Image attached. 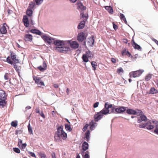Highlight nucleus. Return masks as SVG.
I'll return each instance as SVG.
<instances>
[{
  "label": "nucleus",
  "mask_w": 158,
  "mask_h": 158,
  "mask_svg": "<svg viewBox=\"0 0 158 158\" xmlns=\"http://www.w3.org/2000/svg\"><path fill=\"white\" fill-rule=\"evenodd\" d=\"M6 99H0V106H5L7 102L5 101Z\"/></svg>",
  "instance_id": "c756f323"
},
{
  "label": "nucleus",
  "mask_w": 158,
  "mask_h": 158,
  "mask_svg": "<svg viewBox=\"0 0 158 158\" xmlns=\"http://www.w3.org/2000/svg\"><path fill=\"white\" fill-rule=\"evenodd\" d=\"M33 14L32 10L27 9L26 11V14L29 17H31Z\"/></svg>",
  "instance_id": "7c9ffc66"
},
{
  "label": "nucleus",
  "mask_w": 158,
  "mask_h": 158,
  "mask_svg": "<svg viewBox=\"0 0 158 158\" xmlns=\"http://www.w3.org/2000/svg\"><path fill=\"white\" fill-rule=\"evenodd\" d=\"M27 146V144L26 143H24L20 145V147H19L21 149H23L25 148Z\"/></svg>",
  "instance_id": "8fccbe9b"
},
{
  "label": "nucleus",
  "mask_w": 158,
  "mask_h": 158,
  "mask_svg": "<svg viewBox=\"0 0 158 158\" xmlns=\"http://www.w3.org/2000/svg\"><path fill=\"white\" fill-rule=\"evenodd\" d=\"M7 12L8 15H10L13 13V11L12 10H10L9 9H8Z\"/></svg>",
  "instance_id": "774afa93"
},
{
  "label": "nucleus",
  "mask_w": 158,
  "mask_h": 158,
  "mask_svg": "<svg viewBox=\"0 0 158 158\" xmlns=\"http://www.w3.org/2000/svg\"><path fill=\"white\" fill-rule=\"evenodd\" d=\"M23 141L21 139H19V141L18 143V146L19 147H20V145L22 144Z\"/></svg>",
  "instance_id": "5fc2aeb1"
},
{
  "label": "nucleus",
  "mask_w": 158,
  "mask_h": 158,
  "mask_svg": "<svg viewBox=\"0 0 158 158\" xmlns=\"http://www.w3.org/2000/svg\"><path fill=\"white\" fill-rule=\"evenodd\" d=\"M132 41L133 43H132V45L134 48L137 49L139 50L141 49V48L140 47V46L136 43L133 40H132Z\"/></svg>",
  "instance_id": "a878e982"
},
{
  "label": "nucleus",
  "mask_w": 158,
  "mask_h": 158,
  "mask_svg": "<svg viewBox=\"0 0 158 158\" xmlns=\"http://www.w3.org/2000/svg\"><path fill=\"white\" fill-rule=\"evenodd\" d=\"M123 72V69L121 67H120L117 69V72L118 74H120Z\"/></svg>",
  "instance_id": "09e8293b"
},
{
  "label": "nucleus",
  "mask_w": 158,
  "mask_h": 158,
  "mask_svg": "<svg viewBox=\"0 0 158 158\" xmlns=\"http://www.w3.org/2000/svg\"><path fill=\"white\" fill-rule=\"evenodd\" d=\"M11 125L14 127H16L18 125V122L17 121H12L11 122Z\"/></svg>",
  "instance_id": "79ce46f5"
},
{
  "label": "nucleus",
  "mask_w": 158,
  "mask_h": 158,
  "mask_svg": "<svg viewBox=\"0 0 158 158\" xmlns=\"http://www.w3.org/2000/svg\"><path fill=\"white\" fill-rule=\"evenodd\" d=\"M5 26H7L6 24V23H4L3 26L1 27L0 28V31L2 34H5L7 33V31Z\"/></svg>",
  "instance_id": "6ab92c4d"
},
{
  "label": "nucleus",
  "mask_w": 158,
  "mask_h": 158,
  "mask_svg": "<svg viewBox=\"0 0 158 158\" xmlns=\"http://www.w3.org/2000/svg\"><path fill=\"white\" fill-rule=\"evenodd\" d=\"M39 155L41 158H46V156L44 153H39Z\"/></svg>",
  "instance_id": "3c124183"
},
{
  "label": "nucleus",
  "mask_w": 158,
  "mask_h": 158,
  "mask_svg": "<svg viewBox=\"0 0 158 158\" xmlns=\"http://www.w3.org/2000/svg\"><path fill=\"white\" fill-rule=\"evenodd\" d=\"M126 112L127 114H135V110L131 109H127Z\"/></svg>",
  "instance_id": "72a5a7b5"
},
{
  "label": "nucleus",
  "mask_w": 158,
  "mask_h": 158,
  "mask_svg": "<svg viewBox=\"0 0 158 158\" xmlns=\"http://www.w3.org/2000/svg\"><path fill=\"white\" fill-rule=\"evenodd\" d=\"M28 153L31 156L33 157H35L36 156H35V153H34L31 152H28Z\"/></svg>",
  "instance_id": "4d7b16f0"
},
{
  "label": "nucleus",
  "mask_w": 158,
  "mask_h": 158,
  "mask_svg": "<svg viewBox=\"0 0 158 158\" xmlns=\"http://www.w3.org/2000/svg\"><path fill=\"white\" fill-rule=\"evenodd\" d=\"M135 114H137L138 116H141L143 114V112L141 110H135Z\"/></svg>",
  "instance_id": "58836bf2"
},
{
  "label": "nucleus",
  "mask_w": 158,
  "mask_h": 158,
  "mask_svg": "<svg viewBox=\"0 0 158 158\" xmlns=\"http://www.w3.org/2000/svg\"><path fill=\"white\" fill-rule=\"evenodd\" d=\"M120 17L121 19H122L125 18V17L124 15L123 14L121 13L120 14Z\"/></svg>",
  "instance_id": "69168bd1"
},
{
  "label": "nucleus",
  "mask_w": 158,
  "mask_h": 158,
  "mask_svg": "<svg viewBox=\"0 0 158 158\" xmlns=\"http://www.w3.org/2000/svg\"><path fill=\"white\" fill-rule=\"evenodd\" d=\"M143 72V71L141 70L133 71L130 73L129 74V75L130 77L135 78L139 77L140 76Z\"/></svg>",
  "instance_id": "20e7f679"
},
{
  "label": "nucleus",
  "mask_w": 158,
  "mask_h": 158,
  "mask_svg": "<svg viewBox=\"0 0 158 158\" xmlns=\"http://www.w3.org/2000/svg\"><path fill=\"white\" fill-rule=\"evenodd\" d=\"M4 78L5 80L10 81L11 80L10 77V73L9 72L8 73H6L4 75Z\"/></svg>",
  "instance_id": "c85d7f7f"
},
{
  "label": "nucleus",
  "mask_w": 158,
  "mask_h": 158,
  "mask_svg": "<svg viewBox=\"0 0 158 158\" xmlns=\"http://www.w3.org/2000/svg\"><path fill=\"white\" fill-rule=\"evenodd\" d=\"M6 61L9 63V64H13V67L14 68H15V67L17 66V65H16V64L17 63H15L13 62V61H12L11 59H10V57L8 56V57L6 58Z\"/></svg>",
  "instance_id": "412c9836"
},
{
  "label": "nucleus",
  "mask_w": 158,
  "mask_h": 158,
  "mask_svg": "<svg viewBox=\"0 0 158 158\" xmlns=\"http://www.w3.org/2000/svg\"><path fill=\"white\" fill-rule=\"evenodd\" d=\"M63 126L61 125L57 128V131L56 132L54 138L56 141H61L62 139L66 140L67 134L63 130Z\"/></svg>",
  "instance_id": "f257e3e1"
},
{
  "label": "nucleus",
  "mask_w": 158,
  "mask_h": 158,
  "mask_svg": "<svg viewBox=\"0 0 158 158\" xmlns=\"http://www.w3.org/2000/svg\"><path fill=\"white\" fill-rule=\"evenodd\" d=\"M22 132L23 131L21 130H16L15 131V134L18 135L19 134L22 133Z\"/></svg>",
  "instance_id": "bf43d9fd"
},
{
  "label": "nucleus",
  "mask_w": 158,
  "mask_h": 158,
  "mask_svg": "<svg viewBox=\"0 0 158 158\" xmlns=\"http://www.w3.org/2000/svg\"><path fill=\"white\" fill-rule=\"evenodd\" d=\"M113 27L114 29L115 30L117 29L118 28V27L114 23H113Z\"/></svg>",
  "instance_id": "680f3d73"
},
{
  "label": "nucleus",
  "mask_w": 158,
  "mask_h": 158,
  "mask_svg": "<svg viewBox=\"0 0 158 158\" xmlns=\"http://www.w3.org/2000/svg\"><path fill=\"white\" fill-rule=\"evenodd\" d=\"M47 67V65L46 62L44 61L43 64V66H40L37 67V68L41 71L43 72L46 69Z\"/></svg>",
  "instance_id": "2eb2a0df"
},
{
  "label": "nucleus",
  "mask_w": 158,
  "mask_h": 158,
  "mask_svg": "<svg viewBox=\"0 0 158 158\" xmlns=\"http://www.w3.org/2000/svg\"><path fill=\"white\" fill-rule=\"evenodd\" d=\"M70 46L72 48L76 49L78 48L79 44L77 42L73 41L70 43Z\"/></svg>",
  "instance_id": "dca6fc26"
},
{
  "label": "nucleus",
  "mask_w": 158,
  "mask_h": 158,
  "mask_svg": "<svg viewBox=\"0 0 158 158\" xmlns=\"http://www.w3.org/2000/svg\"><path fill=\"white\" fill-rule=\"evenodd\" d=\"M97 123H94L93 120H92L89 123V125L90 126V129L93 130L94 128L96 126Z\"/></svg>",
  "instance_id": "2f4dec72"
},
{
  "label": "nucleus",
  "mask_w": 158,
  "mask_h": 158,
  "mask_svg": "<svg viewBox=\"0 0 158 158\" xmlns=\"http://www.w3.org/2000/svg\"><path fill=\"white\" fill-rule=\"evenodd\" d=\"M42 38L49 44H54V42L55 41L53 38L46 35L43 36Z\"/></svg>",
  "instance_id": "0eeeda50"
},
{
  "label": "nucleus",
  "mask_w": 158,
  "mask_h": 158,
  "mask_svg": "<svg viewBox=\"0 0 158 158\" xmlns=\"http://www.w3.org/2000/svg\"><path fill=\"white\" fill-rule=\"evenodd\" d=\"M36 4L37 5L40 4L43 2V0H34Z\"/></svg>",
  "instance_id": "c03bdc74"
},
{
  "label": "nucleus",
  "mask_w": 158,
  "mask_h": 158,
  "mask_svg": "<svg viewBox=\"0 0 158 158\" xmlns=\"http://www.w3.org/2000/svg\"><path fill=\"white\" fill-rule=\"evenodd\" d=\"M139 127L140 128H143L146 127V128L148 130L152 129L154 127V126L152 124V123L150 121L146 123L140 124H139Z\"/></svg>",
  "instance_id": "423d86ee"
},
{
  "label": "nucleus",
  "mask_w": 158,
  "mask_h": 158,
  "mask_svg": "<svg viewBox=\"0 0 158 158\" xmlns=\"http://www.w3.org/2000/svg\"><path fill=\"white\" fill-rule=\"evenodd\" d=\"M77 5L78 6V7L79 8H80L81 10H85L86 9V7L85 6H84L82 3H81V2H79V3H78L77 4ZM82 11V12H84V11H83L82 10H81V11Z\"/></svg>",
  "instance_id": "cd10ccee"
},
{
  "label": "nucleus",
  "mask_w": 158,
  "mask_h": 158,
  "mask_svg": "<svg viewBox=\"0 0 158 158\" xmlns=\"http://www.w3.org/2000/svg\"><path fill=\"white\" fill-rule=\"evenodd\" d=\"M103 116V115L100 112L95 114L94 116V121L95 122H98L99 120H100Z\"/></svg>",
  "instance_id": "f8f14e48"
},
{
  "label": "nucleus",
  "mask_w": 158,
  "mask_h": 158,
  "mask_svg": "<svg viewBox=\"0 0 158 158\" xmlns=\"http://www.w3.org/2000/svg\"><path fill=\"white\" fill-rule=\"evenodd\" d=\"M51 156L52 158H56V154L55 153H52L51 154Z\"/></svg>",
  "instance_id": "338daca9"
},
{
  "label": "nucleus",
  "mask_w": 158,
  "mask_h": 158,
  "mask_svg": "<svg viewBox=\"0 0 158 158\" xmlns=\"http://www.w3.org/2000/svg\"><path fill=\"white\" fill-rule=\"evenodd\" d=\"M81 18H85L84 20L81 21L79 24L77 28L78 29H83L85 26V21L88 18V14L86 13L85 14L83 12L81 11Z\"/></svg>",
  "instance_id": "f03ea898"
},
{
  "label": "nucleus",
  "mask_w": 158,
  "mask_h": 158,
  "mask_svg": "<svg viewBox=\"0 0 158 158\" xmlns=\"http://www.w3.org/2000/svg\"><path fill=\"white\" fill-rule=\"evenodd\" d=\"M89 152L87 151L85 152V155L84 156V158H89Z\"/></svg>",
  "instance_id": "864d4df0"
},
{
  "label": "nucleus",
  "mask_w": 158,
  "mask_h": 158,
  "mask_svg": "<svg viewBox=\"0 0 158 158\" xmlns=\"http://www.w3.org/2000/svg\"><path fill=\"white\" fill-rule=\"evenodd\" d=\"M35 4V3L34 2H31L29 4V5L28 8L32 10V9L34 7Z\"/></svg>",
  "instance_id": "ea45409f"
},
{
  "label": "nucleus",
  "mask_w": 158,
  "mask_h": 158,
  "mask_svg": "<svg viewBox=\"0 0 158 158\" xmlns=\"http://www.w3.org/2000/svg\"><path fill=\"white\" fill-rule=\"evenodd\" d=\"M28 130L30 134H33V131L32 130V128L31 127L30 124V123L29 124L28 126Z\"/></svg>",
  "instance_id": "a19ab883"
},
{
  "label": "nucleus",
  "mask_w": 158,
  "mask_h": 158,
  "mask_svg": "<svg viewBox=\"0 0 158 158\" xmlns=\"http://www.w3.org/2000/svg\"><path fill=\"white\" fill-rule=\"evenodd\" d=\"M30 32L33 34H35L40 35H42V32L39 30L36 29H32L31 30Z\"/></svg>",
  "instance_id": "4be33fe9"
},
{
  "label": "nucleus",
  "mask_w": 158,
  "mask_h": 158,
  "mask_svg": "<svg viewBox=\"0 0 158 158\" xmlns=\"http://www.w3.org/2000/svg\"><path fill=\"white\" fill-rule=\"evenodd\" d=\"M112 104H109L108 102H106L105 104V107L100 112L102 114L106 115L110 113V110L109 109L111 107Z\"/></svg>",
  "instance_id": "7ed1b4c3"
},
{
  "label": "nucleus",
  "mask_w": 158,
  "mask_h": 158,
  "mask_svg": "<svg viewBox=\"0 0 158 158\" xmlns=\"http://www.w3.org/2000/svg\"><path fill=\"white\" fill-rule=\"evenodd\" d=\"M139 118L138 119V123H140L141 121H145L147 119L146 117L144 114H142L139 117Z\"/></svg>",
  "instance_id": "b1692460"
},
{
  "label": "nucleus",
  "mask_w": 158,
  "mask_h": 158,
  "mask_svg": "<svg viewBox=\"0 0 158 158\" xmlns=\"http://www.w3.org/2000/svg\"><path fill=\"white\" fill-rule=\"evenodd\" d=\"M99 104V103L98 102H96L93 105V107L94 108H96L98 107Z\"/></svg>",
  "instance_id": "13d9d810"
},
{
  "label": "nucleus",
  "mask_w": 158,
  "mask_h": 158,
  "mask_svg": "<svg viewBox=\"0 0 158 158\" xmlns=\"http://www.w3.org/2000/svg\"><path fill=\"white\" fill-rule=\"evenodd\" d=\"M7 95L5 91L2 90H0V99H6Z\"/></svg>",
  "instance_id": "a211bd4d"
},
{
  "label": "nucleus",
  "mask_w": 158,
  "mask_h": 158,
  "mask_svg": "<svg viewBox=\"0 0 158 158\" xmlns=\"http://www.w3.org/2000/svg\"><path fill=\"white\" fill-rule=\"evenodd\" d=\"M65 129L66 131L70 132L72 131V128L71 127L70 124H65L64 125Z\"/></svg>",
  "instance_id": "393cba45"
},
{
  "label": "nucleus",
  "mask_w": 158,
  "mask_h": 158,
  "mask_svg": "<svg viewBox=\"0 0 158 158\" xmlns=\"http://www.w3.org/2000/svg\"><path fill=\"white\" fill-rule=\"evenodd\" d=\"M94 37L93 35H92L89 38L88 43L89 44V45L93 46L94 45Z\"/></svg>",
  "instance_id": "f3484780"
},
{
  "label": "nucleus",
  "mask_w": 158,
  "mask_h": 158,
  "mask_svg": "<svg viewBox=\"0 0 158 158\" xmlns=\"http://www.w3.org/2000/svg\"><path fill=\"white\" fill-rule=\"evenodd\" d=\"M110 108H111V111L110 113H116V112L115 111V109H116V108H115L114 107H113L112 105V107Z\"/></svg>",
  "instance_id": "49530a36"
},
{
  "label": "nucleus",
  "mask_w": 158,
  "mask_h": 158,
  "mask_svg": "<svg viewBox=\"0 0 158 158\" xmlns=\"http://www.w3.org/2000/svg\"><path fill=\"white\" fill-rule=\"evenodd\" d=\"M152 75L150 74H148L145 77V80L147 81L149 80L152 78Z\"/></svg>",
  "instance_id": "37998d69"
},
{
  "label": "nucleus",
  "mask_w": 158,
  "mask_h": 158,
  "mask_svg": "<svg viewBox=\"0 0 158 158\" xmlns=\"http://www.w3.org/2000/svg\"><path fill=\"white\" fill-rule=\"evenodd\" d=\"M122 55H124L126 54L127 56L129 57L131 55V53L128 51H127L126 52H122Z\"/></svg>",
  "instance_id": "a18cd8bd"
},
{
  "label": "nucleus",
  "mask_w": 158,
  "mask_h": 158,
  "mask_svg": "<svg viewBox=\"0 0 158 158\" xmlns=\"http://www.w3.org/2000/svg\"><path fill=\"white\" fill-rule=\"evenodd\" d=\"M40 116L44 118H45V115L43 111L41 112V113H40Z\"/></svg>",
  "instance_id": "e2e57ef3"
},
{
  "label": "nucleus",
  "mask_w": 158,
  "mask_h": 158,
  "mask_svg": "<svg viewBox=\"0 0 158 158\" xmlns=\"http://www.w3.org/2000/svg\"><path fill=\"white\" fill-rule=\"evenodd\" d=\"M88 146L89 144L88 143L85 141L84 142L82 145V150L84 152L88 149Z\"/></svg>",
  "instance_id": "5701e85b"
},
{
  "label": "nucleus",
  "mask_w": 158,
  "mask_h": 158,
  "mask_svg": "<svg viewBox=\"0 0 158 158\" xmlns=\"http://www.w3.org/2000/svg\"><path fill=\"white\" fill-rule=\"evenodd\" d=\"M150 93L152 94H156L158 92V90L153 88H152L150 89Z\"/></svg>",
  "instance_id": "4c0bfd02"
},
{
  "label": "nucleus",
  "mask_w": 158,
  "mask_h": 158,
  "mask_svg": "<svg viewBox=\"0 0 158 158\" xmlns=\"http://www.w3.org/2000/svg\"><path fill=\"white\" fill-rule=\"evenodd\" d=\"M93 70L95 71L96 69V66H97V63L95 61H92L91 63Z\"/></svg>",
  "instance_id": "e433bc0d"
},
{
  "label": "nucleus",
  "mask_w": 158,
  "mask_h": 158,
  "mask_svg": "<svg viewBox=\"0 0 158 158\" xmlns=\"http://www.w3.org/2000/svg\"><path fill=\"white\" fill-rule=\"evenodd\" d=\"M33 80L35 81V83L38 85H40V86H38V87H40L41 86H45L44 82L42 81L40 77L34 76L33 77Z\"/></svg>",
  "instance_id": "39448f33"
},
{
  "label": "nucleus",
  "mask_w": 158,
  "mask_h": 158,
  "mask_svg": "<svg viewBox=\"0 0 158 158\" xmlns=\"http://www.w3.org/2000/svg\"><path fill=\"white\" fill-rule=\"evenodd\" d=\"M84 54L85 55L89 58H91L93 56V55L92 52L89 50L86 52L85 54Z\"/></svg>",
  "instance_id": "bb28decb"
},
{
  "label": "nucleus",
  "mask_w": 158,
  "mask_h": 158,
  "mask_svg": "<svg viewBox=\"0 0 158 158\" xmlns=\"http://www.w3.org/2000/svg\"><path fill=\"white\" fill-rule=\"evenodd\" d=\"M154 132L156 134H158V125H156V129L155 130Z\"/></svg>",
  "instance_id": "6e6d98bb"
},
{
  "label": "nucleus",
  "mask_w": 158,
  "mask_h": 158,
  "mask_svg": "<svg viewBox=\"0 0 158 158\" xmlns=\"http://www.w3.org/2000/svg\"><path fill=\"white\" fill-rule=\"evenodd\" d=\"M13 151L17 153H20V151L19 148H13Z\"/></svg>",
  "instance_id": "de8ad7c7"
},
{
  "label": "nucleus",
  "mask_w": 158,
  "mask_h": 158,
  "mask_svg": "<svg viewBox=\"0 0 158 158\" xmlns=\"http://www.w3.org/2000/svg\"><path fill=\"white\" fill-rule=\"evenodd\" d=\"M88 126H89L88 124H86V125L84 126V127H83V131H85L86 130Z\"/></svg>",
  "instance_id": "603ef678"
},
{
  "label": "nucleus",
  "mask_w": 158,
  "mask_h": 158,
  "mask_svg": "<svg viewBox=\"0 0 158 158\" xmlns=\"http://www.w3.org/2000/svg\"><path fill=\"white\" fill-rule=\"evenodd\" d=\"M126 110V107L120 106L116 108L115 109V111L116 113H121Z\"/></svg>",
  "instance_id": "9d476101"
},
{
  "label": "nucleus",
  "mask_w": 158,
  "mask_h": 158,
  "mask_svg": "<svg viewBox=\"0 0 158 158\" xmlns=\"http://www.w3.org/2000/svg\"><path fill=\"white\" fill-rule=\"evenodd\" d=\"M90 134V132L89 131H87L85 133V138L87 141L89 140V136Z\"/></svg>",
  "instance_id": "c9c22d12"
},
{
  "label": "nucleus",
  "mask_w": 158,
  "mask_h": 158,
  "mask_svg": "<svg viewBox=\"0 0 158 158\" xmlns=\"http://www.w3.org/2000/svg\"><path fill=\"white\" fill-rule=\"evenodd\" d=\"M77 39L78 41L83 42L86 39L85 37V34L83 32L78 33Z\"/></svg>",
  "instance_id": "6e6552de"
},
{
  "label": "nucleus",
  "mask_w": 158,
  "mask_h": 158,
  "mask_svg": "<svg viewBox=\"0 0 158 158\" xmlns=\"http://www.w3.org/2000/svg\"><path fill=\"white\" fill-rule=\"evenodd\" d=\"M23 22L24 24L26 27H28L29 25V23L28 19L27 16L24 15L23 16Z\"/></svg>",
  "instance_id": "9b49d317"
},
{
  "label": "nucleus",
  "mask_w": 158,
  "mask_h": 158,
  "mask_svg": "<svg viewBox=\"0 0 158 158\" xmlns=\"http://www.w3.org/2000/svg\"><path fill=\"white\" fill-rule=\"evenodd\" d=\"M24 40L26 41H31L32 40V36L31 35L26 34L24 36Z\"/></svg>",
  "instance_id": "4468645a"
},
{
  "label": "nucleus",
  "mask_w": 158,
  "mask_h": 158,
  "mask_svg": "<svg viewBox=\"0 0 158 158\" xmlns=\"http://www.w3.org/2000/svg\"><path fill=\"white\" fill-rule=\"evenodd\" d=\"M111 61L113 63H115L116 62V59L114 58H112L111 59Z\"/></svg>",
  "instance_id": "052dcab7"
},
{
  "label": "nucleus",
  "mask_w": 158,
  "mask_h": 158,
  "mask_svg": "<svg viewBox=\"0 0 158 158\" xmlns=\"http://www.w3.org/2000/svg\"><path fill=\"white\" fill-rule=\"evenodd\" d=\"M20 67H17V66L14 68L17 71L19 72L20 70Z\"/></svg>",
  "instance_id": "0e129e2a"
},
{
  "label": "nucleus",
  "mask_w": 158,
  "mask_h": 158,
  "mask_svg": "<svg viewBox=\"0 0 158 158\" xmlns=\"http://www.w3.org/2000/svg\"><path fill=\"white\" fill-rule=\"evenodd\" d=\"M69 48L67 47H64L63 46L59 47L58 50L61 52H64L69 50Z\"/></svg>",
  "instance_id": "aec40b11"
},
{
  "label": "nucleus",
  "mask_w": 158,
  "mask_h": 158,
  "mask_svg": "<svg viewBox=\"0 0 158 158\" xmlns=\"http://www.w3.org/2000/svg\"><path fill=\"white\" fill-rule=\"evenodd\" d=\"M10 59H11L12 61L14 62L19 63V60L17 58V56L16 54L13 53L11 52L10 54Z\"/></svg>",
  "instance_id": "1a4fd4ad"
},
{
  "label": "nucleus",
  "mask_w": 158,
  "mask_h": 158,
  "mask_svg": "<svg viewBox=\"0 0 158 158\" xmlns=\"http://www.w3.org/2000/svg\"><path fill=\"white\" fill-rule=\"evenodd\" d=\"M55 45L57 46V48L58 49L59 47H61L63 45L64 43L63 41L60 40H56L54 42V44Z\"/></svg>",
  "instance_id": "ddd939ff"
},
{
  "label": "nucleus",
  "mask_w": 158,
  "mask_h": 158,
  "mask_svg": "<svg viewBox=\"0 0 158 158\" xmlns=\"http://www.w3.org/2000/svg\"><path fill=\"white\" fill-rule=\"evenodd\" d=\"M82 59L83 61L85 62H87L89 61V58L85 55L83 54L82 56Z\"/></svg>",
  "instance_id": "f704fd0d"
},
{
  "label": "nucleus",
  "mask_w": 158,
  "mask_h": 158,
  "mask_svg": "<svg viewBox=\"0 0 158 158\" xmlns=\"http://www.w3.org/2000/svg\"><path fill=\"white\" fill-rule=\"evenodd\" d=\"M105 8L106 10L108 11L109 13H113V9L111 6H106Z\"/></svg>",
  "instance_id": "473e14b6"
}]
</instances>
